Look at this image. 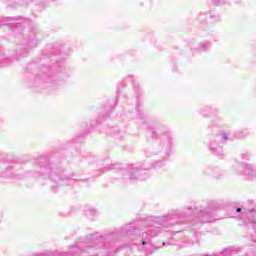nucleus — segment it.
I'll return each instance as SVG.
<instances>
[{
    "instance_id": "nucleus-25",
    "label": "nucleus",
    "mask_w": 256,
    "mask_h": 256,
    "mask_svg": "<svg viewBox=\"0 0 256 256\" xmlns=\"http://www.w3.org/2000/svg\"><path fill=\"white\" fill-rule=\"evenodd\" d=\"M130 81L133 85V91L136 95V98L139 99V97H141V95H142L141 87H139V83L135 82V80L131 79Z\"/></svg>"
},
{
    "instance_id": "nucleus-12",
    "label": "nucleus",
    "mask_w": 256,
    "mask_h": 256,
    "mask_svg": "<svg viewBox=\"0 0 256 256\" xmlns=\"http://www.w3.org/2000/svg\"><path fill=\"white\" fill-rule=\"evenodd\" d=\"M207 147L210 153H212V155H215L216 157H219V159H223V157H225L223 146L219 145V140L217 138H214V136L208 141Z\"/></svg>"
},
{
    "instance_id": "nucleus-19",
    "label": "nucleus",
    "mask_w": 256,
    "mask_h": 256,
    "mask_svg": "<svg viewBox=\"0 0 256 256\" xmlns=\"http://www.w3.org/2000/svg\"><path fill=\"white\" fill-rule=\"evenodd\" d=\"M217 111V108H213L211 106H205L200 109V113L203 117H211L212 115H215Z\"/></svg>"
},
{
    "instance_id": "nucleus-22",
    "label": "nucleus",
    "mask_w": 256,
    "mask_h": 256,
    "mask_svg": "<svg viewBox=\"0 0 256 256\" xmlns=\"http://www.w3.org/2000/svg\"><path fill=\"white\" fill-rule=\"evenodd\" d=\"M33 37L34 41H36L37 43H41V41H43V34H41V30H39V27L35 25L33 28Z\"/></svg>"
},
{
    "instance_id": "nucleus-7",
    "label": "nucleus",
    "mask_w": 256,
    "mask_h": 256,
    "mask_svg": "<svg viewBox=\"0 0 256 256\" xmlns=\"http://www.w3.org/2000/svg\"><path fill=\"white\" fill-rule=\"evenodd\" d=\"M147 171H151V166L146 162L131 164L127 174L124 175V179H128V181H145V179L149 178Z\"/></svg>"
},
{
    "instance_id": "nucleus-9",
    "label": "nucleus",
    "mask_w": 256,
    "mask_h": 256,
    "mask_svg": "<svg viewBox=\"0 0 256 256\" xmlns=\"http://www.w3.org/2000/svg\"><path fill=\"white\" fill-rule=\"evenodd\" d=\"M202 177H212L216 181H222L224 177H227L225 170L220 169L219 166L206 165L201 169Z\"/></svg>"
},
{
    "instance_id": "nucleus-4",
    "label": "nucleus",
    "mask_w": 256,
    "mask_h": 256,
    "mask_svg": "<svg viewBox=\"0 0 256 256\" xmlns=\"http://www.w3.org/2000/svg\"><path fill=\"white\" fill-rule=\"evenodd\" d=\"M61 50L50 55V64H42L39 73L36 74L34 85H42L43 89L57 91L63 85V81L71 75V69L65 64V60H59Z\"/></svg>"
},
{
    "instance_id": "nucleus-31",
    "label": "nucleus",
    "mask_w": 256,
    "mask_h": 256,
    "mask_svg": "<svg viewBox=\"0 0 256 256\" xmlns=\"http://www.w3.org/2000/svg\"><path fill=\"white\" fill-rule=\"evenodd\" d=\"M118 95L116 96V100L115 103H117V101H119V90L116 92Z\"/></svg>"
},
{
    "instance_id": "nucleus-37",
    "label": "nucleus",
    "mask_w": 256,
    "mask_h": 256,
    "mask_svg": "<svg viewBox=\"0 0 256 256\" xmlns=\"http://www.w3.org/2000/svg\"><path fill=\"white\" fill-rule=\"evenodd\" d=\"M43 59H45V54H43Z\"/></svg>"
},
{
    "instance_id": "nucleus-10",
    "label": "nucleus",
    "mask_w": 256,
    "mask_h": 256,
    "mask_svg": "<svg viewBox=\"0 0 256 256\" xmlns=\"http://www.w3.org/2000/svg\"><path fill=\"white\" fill-rule=\"evenodd\" d=\"M88 247L85 245V240H82L81 242H78L72 246V250L70 252H51L46 251L41 254H34V256H69L73 255L74 253H79V251H85V249H88Z\"/></svg>"
},
{
    "instance_id": "nucleus-38",
    "label": "nucleus",
    "mask_w": 256,
    "mask_h": 256,
    "mask_svg": "<svg viewBox=\"0 0 256 256\" xmlns=\"http://www.w3.org/2000/svg\"><path fill=\"white\" fill-rule=\"evenodd\" d=\"M162 245H165V242H163V244Z\"/></svg>"
},
{
    "instance_id": "nucleus-33",
    "label": "nucleus",
    "mask_w": 256,
    "mask_h": 256,
    "mask_svg": "<svg viewBox=\"0 0 256 256\" xmlns=\"http://www.w3.org/2000/svg\"><path fill=\"white\" fill-rule=\"evenodd\" d=\"M211 129H212L211 126H208V131H211Z\"/></svg>"
},
{
    "instance_id": "nucleus-21",
    "label": "nucleus",
    "mask_w": 256,
    "mask_h": 256,
    "mask_svg": "<svg viewBox=\"0 0 256 256\" xmlns=\"http://www.w3.org/2000/svg\"><path fill=\"white\" fill-rule=\"evenodd\" d=\"M213 137L218 141H220L223 145H225L227 141H233L234 139L229 137V133L227 132H221L220 134H215Z\"/></svg>"
},
{
    "instance_id": "nucleus-3",
    "label": "nucleus",
    "mask_w": 256,
    "mask_h": 256,
    "mask_svg": "<svg viewBox=\"0 0 256 256\" xmlns=\"http://www.w3.org/2000/svg\"><path fill=\"white\" fill-rule=\"evenodd\" d=\"M34 177H39V179H44L49 183L54 190L55 187L59 185H80V183H89V181H95L93 178L86 179H75L73 174H67L65 170H62L59 167V164L53 161V154L49 153L43 156H40L36 159V169L34 172Z\"/></svg>"
},
{
    "instance_id": "nucleus-1",
    "label": "nucleus",
    "mask_w": 256,
    "mask_h": 256,
    "mask_svg": "<svg viewBox=\"0 0 256 256\" xmlns=\"http://www.w3.org/2000/svg\"><path fill=\"white\" fill-rule=\"evenodd\" d=\"M181 217H185V213L168 214L158 217L148 216L145 220L126 224L120 229H114L113 231L106 230L101 234H89L86 236V240L90 241L96 249L108 251L105 256H115L125 247L123 245L116 246L117 241L121 237L140 236L142 249H155V246L151 244V237H157L161 233V229H169V227L183 223Z\"/></svg>"
},
{
    "instance_id": "nucleus-2",
    "label": "nucleus",
    "mask_w": 256,
    "mask_h": 256,
    "mask_svg": "<svg viewBox=\"0 0 256 256\" xmlns=\"http://www.w3.org/2000/svg\"><path fill=\"white\" fill-rule=\"evenodd\" d=\"M33 21L21 16L0 17V67L21 61L33 45Z\"/></svg>"
},
{
    "instance_id": "nucleus-24",
    "label": "nucleus",
    "mask_w": 256,
    "mask_h": 256,
    "mask_svg": "<svg viewBox=\"0 0 256 256\" xmlns=\"http://www.w3.org/2000/svg\"><path fill=\"white\" fill-rule=\"evenodd\" d=\"M51 1L55 0H35V5L38 7L39 11H43L45 7H47L48 3H51Z\"/></svg>"
},
{
    "instance_id": "nucleus-8",
    "label": "nucleus",
    "mask_w": 256,
    "mask_h": 256,
    "mask_svg": "<svg viewBox=\"0 0 256 256\" xmlns=\"http://www.w3.org/2000/svg\"><path fill=\"white\" fill-rule=\"evenodd\" d=\"M113 109H115V105L113 104H109L108 106H105L102 110V112H100L97 120H90L89 123L84 122L82 123V127H84V132L83 135H87L89 133H91L93 131V129H95V127H97V125H100V123H103V121H105V119L111 117V112L113 111Z\"/></svg>"
},
{
    "instance_id": "nucleus-18",
    "label": "nucleus",
    "mask_w": 256,
    "mask_h": 256,
    "mask_svg": "<svg viewBox=\"0 0 256 256\" xmlns=\"http://www.w3.org/2000/svg\"><path fill=\"white\" fill-rule=\"evenodd\" d=\"M211 47H213V43L211 41L200 42L198 44V47L196 48V51H198L199 53H205L209 51Z\"/></svg>"
},
{
    "instance_id": "nucleus-29",
    "label": "nucleus",
    "mask_w": 256,
    "mask_h": 256,
    "mask_svg": "<svg viewBox=\"0 0 256 256\" xmlns=\"http://www.w3.org/2000/svg\"><path fill=\"white\" fill-rule=\"evenodd\" d=\"M213 5H219L221 3V0H212Z\"/></svg>"
},
{
    "instance_id": "nucleus-28",
    "label": "nucleus",
    "mask_w": 256,
    "mask_h": 256,
    "mask_svg": "<svg viewBox=\"0 0 256 256\" xmlns=\"http://www.w3.org/2000/svg\"><path fill=\"white\" fill-rule=\"evenodd\" d=\"M193 235L195 236L194 241L189 242L190 245H196L197 243H199V238L197 237V232H194Z\"/></svg>"
},
{
    "instance_id": "nucleus-11",
    "label": "nucleus",
    "mask_w": 256,
    "mask_h": 256,
    "mask_svg": "<svg viewBox=\"0 0 256 256\" xmlns=\"http://www.w3.org/2000/svg\"><path fill=\"white\" fill-rule=\"evenodd\" d=\"M148 133L151 135L152 139H159L163 135V138L159 143L165 141L167 137L171 138V134L167 132V127H165L163 124H154L149 126Z\"/></svg>"
},
{
    "instance_id": "nucleus-27",
    "label": "nucleus",
    "mask_w": 256,
    "mask_h": 256,
    "mask_svg": "<svg viewBox=\"0 0 256 256\" xmlns=\"http://www.w3.org/2000/svg\"><path fill=\"white\" fill-rule=\"evenodd\" d=\"M241 157L242 159H245L246 161H249V159L251 158V154L247 151H244L241 153Z\"/></svg>"
},
{
    "instance_id": "nucleus-13",
    "label": "nucleus",
    "mask_w": 256,
    "mask_h": 256,
    "mask_svg": "<svg viewBox=\"0 0 256 256\" xmlns=\"http://www.w3.org/2000/svg\"><path fill=\"white\" fill-rule=\"evenodd\" d=\"M22 75L26 87H33V61L23 65Z\"/></svg>"
},
{
    "instance_id": "nucleus-6",
    "label": "nucleus",
    "mask_w": 256,
    "mask_h": 256,
    "mask_svg": "<svg viewBox=\"0 0 256 256\" xmlns=\"http://www.w3.org/2000/svg\"><path fill=\"white\" fill-rule=\"evenodd\" d=\"M221 209H223V205L219 202H211L207 205V207H187V210L192 211L193 217H195L196 221H198L199 223H211V221L219 217L217 215V211H221Z\"/></svg>"
},
{
    "instance_id": "nucleus-26",
    "label": "nucleus",
    "mask_w": 256,
    "mask_h": 256,
    "mask_svg": "<svg viewBox=\"0 0 256 256\" xmlns=\"http://www.w3.org/2000/svg\"><path fill=\"white\" fill-rule=\"evenodd\" d=\"M83 141H85V137L83 136V134L76 136V138L74 139V143H83Z\"/></svg>"
},
{
    "instance_id": "nucleus-32",
    "label": "nucleus",
    "mask_w": 256,
    "mask_h": 256,
    "mask_svg": "<svg viewBox=\"0 0 256 256\" xmlns=\"http://www.w3.org/2000/svg\"><path fill=\"white\" fill-rule=\"evenodd\" d=\"M187 221H189V218H186V219L184 220V223H187Z\"/></svg>"
},
{
    "instance_id": "nucleus-35",
    "label": "nucleus",
    "mask_w": 256,
    "mask_h": 256,
    "mask_svg": "<svg viewBox=\"0 0 256 256\" xmlns=\"http://www.w3.org/2000/svg\"><path fill=\"white\" fill-rule=\"evenodd\" d=\"M129 79H133V76H129Z\"/></svg>"
},
{
    "instance_id": "nucleus-14",
    "label": "nucleus",
    "mask_w": 256,
    "mask_h": 256,
    "mask_svg": "<svg viewBox=\"0 0 256 256\" xmlns=\"http://www.w3.org/2000/svg\"><path fill=\"white\" fill-rule=\"evenodd\" d=\"M207 19L210 20V23H217L221 21V16L213 14L211 12H208L206 14H200L198 17V21L200 22L202 29H205V27H207Z\"/></svg>"
},
{
    "instance_id": "nucleus-5",
    "label": "nucleus",
    "mask_w": 256,
    "mask_h": 256,
    "mask_svg": "<svg viewBox=\"0 0 256 256\" xmlns=\"http://www.w3.org/2000/svg\"><path fill=\"white\" fill-rule=\"evenodd\" d=\"M172 148L173 138L166 136L164 141L156 145L153 152L144 150L146 157H153V155H158V157H160V159L156 160L154 163L147 164L148 167H151V169H161V167H165V163L169 159V155H171Z\"/></svg>"
},
{
    "instance_id": "nucleus-34",
    "label": "nucleus",
    "mask_w": 256,
    "mask_h": 256,
    "mask_svg": "<svg viewBox=\"0 0 256 256\" xmlns=\"http://www.w3.org/2000/svg\"><path fill=\"white\" fill-rule=\"evenodd\" d=\"M139 119H143L142 116H141V114H139Z\"/></svg>"
},
{
    "instance_id": "nucleus-23",
    "label": "nucleus",
    "mask_w": 256,
    "mask_h": 256,
    "mask_svg": "<svg viewBox=\"0 0 256 256\" xmlns=\"http://www.w3.org/2000/svg\"><path fill=\"white\" fill-rule=\"evenodd\" d=\"M84 215H86L88 219H93V217L97 215V210L93 207L87 206L84 210Z\"/></svg>"
},
{
    "instance_id": "nucleus-30",
    "label": "nucleus",
    "mask_w": 256,
    "mask_h": 256,
    "mask_svg": "<svg viewBox=\"0 0 256 256\" xmlns=\"http://www.w3.org/2000/svg\"><path fill=\"white\" fill-rule=\"evenodd\" d=\"M242 211H243V208H241V207L236 208V213H241Z\"/></svg>"
},
{
    "instance_id": "nucleus-20",
    "label": "nucleus",
    "mask_w": 256,
    "mask_h": 256,
    "mask_svg": "<svg viewBox=\"0 0 256 256\" xmlns=\"http://www.w3.org/2000/svg\"><path fill=\"white\" fill-rule=\"evenodd\" d=\"M246 137H249V128H242L233 134V139H246Z\"/></svg>"
},
{
    "instance_id": "nucleus-17",
    "label": "nucleus",
    "mask_w": 256,
    "mask_h": 256,
    "mask_svg": "<svg viewBox=\"0 0 256 256\" xmlns=\"http://www.w3.org/2000/svg\"><path fill=\"white\" fill-rule=\"evenodd\" d=\"M105 133L108 135H115L116 139H123V135H125V131L119 129L117 126L108 128Z\"/></svg>"
},
{
    "instance_id": "nucleus-36",
    "label": "nucleus",
    "mask_w": 256,
    "mask_h": 256,
    "mask_svg": "<svg viewBox=\"0 0 256 256\" xmlns=\"http://www.w3.org/2000/svg\"><path fill=\"white\" fill-rule=\"evenodd\" d=\"M34 47H37V43L36 44L34 43Z\"/></svg>"
},
{
    "instance_id": "nucleus-15",
    "label": "nucleus",
    "mask_w": 256,
    "mask_h": 256,
    "mask_svg": "<svg viewBox=\"0 0 256 256\" xmlns=\"http://www.w3.org/2000/svg\"><path fill=\"white\" fill-rule=\"evenodd\" d=\"M98 165L100 166L97 175H95L94 177H99V175H101L102 173H107L109 171H117L119 169H121V164H111V165H105L102 162H98Z\"/></svg>"
},
{
    "instance_id": "nucleus-16",
    "label": "nucleus",
    "mask_w": 256,
    "mask_h": 256,
    "mask_svg": "<svg viewBox=\"0 0 256 256\" xmlns=\"http://www.w3.org/2000/svg\"><path fill=\"white\" fill-rule=\"evenodd\" d=\"M241 169H242V175L246 177V179H251L256 176V169L253 168V165L251 164H241Z\"/></svg>"
}]
</instances>
